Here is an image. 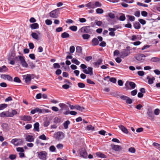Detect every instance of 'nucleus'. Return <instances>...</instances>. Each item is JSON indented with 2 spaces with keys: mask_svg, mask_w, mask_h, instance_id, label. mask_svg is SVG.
Instances as JSON below:
<instances>
[{
  "mask_svg": "<svg viewBox=\"0 0 160 160\" xmlns=\"http://www.w3.org/2000/svg\"><path fill=\"white\" fill-rule=\"evenodd\" d=\"M56 147L58 149H61L63 147V145L62 144L59 143L56 145Z\"/></svg>",
  "mask_w": 160,
  "mask_h": 160,
  "instance_id": "6e6d98bb",
  "label": "nucleus"
},
{
  "mask_svg": "<svg viewBox=\"0 0 160 160\" xmlns=\"http://www.w3.org/2000/svg\"><path fill=\"white\" fill-rule=\"evenodd\" d=\"M72 63L76 64L77 65H79L80 63V62L75 58H72Z\"/></svg>",
  "mask_w": 160,
  "mask_h": 160,
  "instance_id": "f704fd0d",
  "label": "nucleus"
},
{
  "mask_svg": "<svg viewBox=\"0 0 160 160\" xmlns=\"http://www.w3.org/2000/svg\"><path fill=\"white\" fill-rule=\"evenodd\" d=\"M133 27L135 29H139L141 28V25L139 22H135L133 24Z\"/></svg>",
  "mask_w": 160,
  "mask_h": 160,
  "instance_id": "393cba45",
  "label": "nucleus"
},
{
  "mask_svg": "<svg viewBox=\"0 0 160 160\" xmlns=\"http://www.w3.org/2000/svg\"><path fill=\"white\" fill-rule=\"evenodd\" d=\"M139 22L142 25H144L146 23V21L143 19H140L138 20Z\"/></svg>",
  "mask_w": 160,
  "mask_h": 160,
  "instance_id": "864d4df0",
  "label": "nucleus"
},
{
  "mask_svg": "<svg viewBox=\"0 0 160 160\" xmlns=\"http://www.w3.org/2000/svg\"><path fill=\"white\" fill-rule=\"evenodd\" d=\"M78 87L80 88H83L85 87V84L82 82H78Z\"/></svg>",
  "mask_w": 160,
  "mask_h": 160,
  "instance_id": "a19ab883",
  "label": "nucleus"
},
{
  "mask_svg": "<svg viewBox=\"0 0 160 160\" xmlns=\"http://www.w3.org/2000/svg\"><path fill=\"white\" fill-rule=\"evenodd\" d=\"M92 45L93 46H95L98 44L99 42L98 39L96 38H93L92 40Z\"/></svg>",
  "mask_w": 160,
  "mask_h": 160,
  "instance_id": "4be33fe9",
  "label": "nucleus"
},
{
  "mask_svg": "<svg viewBox=\"0 0 160 160\" xmlns=\"http://www.w3.org/2000/svg\"><path fill=\"white\" fill-rule=\"evenodd\" d=\"M127 18H128V20L131 22L134 21L135 19V17L132 16L127 15L126 16Z\"/></svg>",
  "mask_w": 160,
  "mask_h": 160,
  "instance_id": "2f4dec72",
  "label": "nucleus"
},
{
  "mask_svg": "<svg viewBox=\"0 0 160 160\" xmlns=\"http://www.w3.org/2000/svg\"><path fill=\"white\" fill-rule=\"evenodd\" d=\"M119 128L124 133L127 134L128 133V129L125 128L123 126L121 125L119 126Z\"/></svg>",
  "mask_w": 160,
  "mask_h": 160,
  "instance_id": "b1692460",
  "label": "nucleus"
},
{
  "mask_svg": "<svg viewBox=\"0 0 160 160\" xmlns=\"http://www.w3.org/2000/svg\"><path fill=\"white\" fill-rule=\"evenodd\" d=\"M31 36L34 39L38 40V35L35 32H32L31 34Z\"/></svg>",
  "mask_w": 160,
  "mask_h": 160,
  "instance_id": "473e14b6",
  "label": "nucleus"
},
{
  "mask_svg": "<svg viewBox=\"0 0 160 160\" xmlns=\"http://www.w3.org/2000/svg\"><path fill=\"white\" fill-rule=\"evenodd\" d=\"M38 157L42 160H46L47 153L45 151L38 152Z\"/></svg>",
  "mask_w": 160,
  "mask_h": 160,
  "instance_id": "20e7f679",
  "label": "nucleus"
},
{
  "mask_svg": "<svg viewBox=\"0 0 160 160\" xmlns=\"http://www.w3.org/2000/svg\"><path fill=\"white\" fill-rule=\"evenodd\" d=\"M10 112H3L0 114V117H10Z\"/></svg>",
  "mask_w": 160,
  "mask_h": 160,
  "instance_id": "dca6fc26",
  "label": "nucleus"
},
{
  "mask_svg": "<svg viewBox=\"0 0 160 160\" xmlns=\"http://www.w3.org/2000/svg\"><path fill=\"white\" fill-rule=\"evenodd\" d=\"M42 109L38 108H36L34 109L31 110L30 113L32 114H35L36 112H38L39 113H42Z\"/></svg>",
  "mask_w": 160,
  "mask_h": 160,
  "instance_id": "ddd939ff",
  "label": "nucleus"
},
{
  "mask_svg": "<svg viewBox=\"0 0 160 160\" xmlns=\"http://www.w3.org/2000/svg\"><path fill=\"white\" fill-rule=\"evenodd\" d=\"M151 60L153 62H156L159 61V58H158L153 57L151 58Z\"/></svg>",
  "mask_w": 160,
  "mask_h": 160,
  "instance_id": "69168bd1",
  "label": "nucleus"
},
{
  "mask_svg": "<svg viewBox=\"0 0 160 160\" xmlns=\"http://www.w3.org/2000/svg\"><path fill=\"white\" fill-rule=\"evenodd\" d=\"M110 146L112 150L116 152H119L122 149V148L120 146L114 144H111Z\"/></svg>",
  "mask_w": 160,
  "mask_h": 160,
  "instance_id": "0eeeda50",
  "label": "nucleus"
},
{
  "mask_svg": "<svg viewBox=\"0 0 160 160\" xmlns=\"http://www.w3.org/2000/svg\"><path fill=\"white\" fill-rule=\"evenodd\" d=\"M137 4L139 6H143L145 7H148V5L140 2H138Z\"/></svg>",
  "mask_w": 160,
  "mask_h": 160,
  "instance_id": "09e8293b",
  "label": "nucleus"
},
{
  "mask_svg": "<svg viewBox=\"0 0 160 160\" xmlns=\"http://www.w3.org/2000/svg\"><path fill=\"white\" fill-rule=\"evenodd\" d=\"M39 124L38 122H36L34 125V131H35L39 132Z\"/></svg>",
  "mask_w": 160,
  "mask_h": 160,
  "instance_id": "412c9836",
  "label": "nucleus"
},
{
  "mask_svg": "<svg viewBox=\"0 0 160 160\" xmlns=\"http://www.w3.org/2000/svg\"><path fill=\"white\" fill-rule=\"evenodd\" d=\"M82 49L81 47L78 46L76 47V52L79 53H80L82 52Z\"/></svg>",
  "mask_w": 160,
  "mask_h": 160,
  "instance_id": "5fc2aeb1",
  "label": "nucleus"
},
{
  "mask_svg": "<svg viewBox=\"0 0 160 160\" xmlns=\"http://www.w3.org/2000/svg\"><path fill=\"white\" fill-rule=\"evenodd\" d=\"M147 79L148 80V84H151L153 83V81L155 80V78L153 77L151 78L149 76H147Z\"/></svg>",
  "mask_w": 160,
  "mask_h": 160,
  "instance_id": "aec40b11",
  "label": "nucleus"
},
{
  "mask_svg": "<svg viewBox=\"0 0 160 160\" xmlns=\"http://www.w3.org/2000/svg\"><path fill=\"white\" fill-rule=\"evenodd\" d=\"M92 59V57L91 56H89L88 57H86L84 59L87 62L89 61L90 60H91Z\"/></svg>",
  "mask_w": 160,
  "mask_h": 160,
  "instance_id": "e2e57ef3",
  "label": "nucleus"
},
{
  "mask_svg": "<svg viewBox=\"0 0 160 160\" xmlns=\"http://www.w3.org/2000/svg\"><path fill=\"white\" fill-rule=\"evenodd\" d=\"M76 109L81 111H82L84 108L82 107H81L79 105H76Z\"/></svg>",
  "mask_w": 160,
  "mask_h": 160,
  "instance_id": "58836bf2",
  "label": "nucleus"
},
{
  "mask_svg": "<svg viewBox=\"0 0 160 160\" xmlns=\"http://www.w3.org/2000/svg\"><path fill=\"white\" fill-rule=\"evenodd\" d=\"M31 76L30 75H27L25 78V82L26 83L28 84L31 81Z\"/></svg>",
  "mask_w": 160,
  "mask_h": 160,
  "instance_id": "c756f323",
  "label": "nucleus"
},
{
  "mask_svg": "<svg viewBox=\"0 0 160 160\" xmlns=\"http://www.w3.org/2000/svg\"><path fill=\"white\" fill-rule=\"evenodd\" d=\"M7 105L6 104H0V110L5 108L7 107Z\"/></svg>",
  "mask_w": 160,
  "mask_h": 160,
  "instance_id": "a18cd8bd",
  "label": "nucleus"
},
{
  "mask_svg": "<svg viewBox=\"0 0 160 160\" xmlns=\"http://www.w3.org/2000/svg\"><path fill=\"white\" fill-rule=\"evenodd\" d=\"M56 149L55 147L53 145L51 146L49 148V150L52 152H55Z\"/></svg>",
  "mask_w": 160,
  "mask_h": 160,
  "instance_id": "ea45409f",
  "label": "nucleus"
},
{
  "mask_svg": "<svg viewBox=\"0 0 160 160\" xmlns=\"http://www.w3.org/2000/svg\"><path fill=\"white\" fill-rule=\"evenodd\" d=\"M9 114L10 117H12L17 114V112L15 110H12L11 112H10Z\"/></svg>",
  "mask_w": 160,
  "mask_h": 160,
  "instance_id": "7c9ffc66",
  "label": "nucleus"
},
{
  "mask_svg": "<svg viewBox=\"0 0 160 160\" xmlns=\"http://www.w3.org/2000/svg\"><path fill=\"white\" fill-rule=\"evenodd\" d=\"M86 129L88 131H94V127H92L91 125H88L87 126Z\"/></svg>",
  "mask_w": 160,
  "mask_h": 160,
  "instance_id": "72a5a7b5",
  "label": "nucleus"
},
{
  "mask_svg": "<svg viewBox=\"0 0 160 160\" xmlns=\"http://www.w3.org/2000/svg\"><path fill=\"white\" fill-rule=\"evenodd\" d=\"M83 72L84 73L89 74L90 75H92L93 74L92 68L91 67H88L87 69H84Z\"/></svg>",
  "mask_w": 160,
  "mask_h": 160,
  "instance_id": "9b49d317",
  "label": "nucleus"
},
{
  "mask_svg": "<svg viewBox=\"0 0 160 160\" xmlns=\"http://www.w3.org/2000/svg\"><path fill=\"white\" fill-rule=\"evenodd\" d=\"M94 5L95 8L97 7H101L102 6V4L99 2L97 1L94 2Z\"/></svg>",
  "mask_w": 160,
  "mask_h": 160,
  "instance_id": "79ce46f5",
  "label": "nucleus"
},
{
  "mask_svg": "<svg viewBox=\"0 0 160 160\" xmlns=\"http://www.w3.org/2000/svg\"><path fill=\"white\" fill-rule=\"evenodd\" d=\"M60 8H58L54 10L50 13V16L53 18H57L59 16V11Z\"/></svg>",
  "mask_w": 160,
  "mask_h": 160,
  "instance_id": "f03ea898",
  "label": "nucleus"
},
{
  "mask_svg": "<svg viewBox=\"0 0 160 160\" xmlns=\"http://www.w3.org/2000/svg\"><path fill=\"white\" fill-rule=\"evenodd\" d=\"M147 114L148 117V118L152 120L154 119V116L152 111L150 110H148Z\"/></svg>",
  "mask_w": 160,
  "mask_h": 160,
  "instance_id": "4468645a",
  "label": "nucleus"
},
{
  "mask_svg": "<svg viewBox=\"0 0 160 160\" xmlns=\"http://www.w3.org/2000/svg\"><path fill=\"white\" fill-rule=\"evenodd\" d=\"M108 15L109 17L112 19H113L115 17L114 14L112 12L109 13Z\"/></svg>",
  "mask_w": 160,
  "mask_h": 160,
  "instance_id": "052dcab7",
  "label": "nucleus"
},
{
  "mask_svg": "<svg viewBox=\"0 0 160 160\" xmlns=\"http://www.w3.org/2000/svg\"><path fill=\"white\" fill-rule=\"evenodd\" d=\"M39 138L41 139L44 140H45L47 139L46 136L44 134H43L42 135L40 136H39Z\"/></svg>",
  "mask_w": 160,
  "mask_h": 160,
  "instance_id": "603ef678",
  "label": "nucleus"
},
{
  "mask_svg": "<svg viewBox=\"0 0 160 160\" xmlns=\"http://www.w3.org/2000/svg\"><path fill=\"white\" fill-rule=\"evenodd\" d=\"M16 158V155L15 154H11L9 156L10 159L13 160L15 159Z\"/></svg>",
  "mask_w": 160,
  "mask_h": 160,
  "instance_id": "0e129e2a",
  "label": "nucleus"
},
{
  "mask_svg": "<svg viewBox=\"0 0 160 160\" xmlns=\"http://www.w3.org/2000/svg\"><path fill=\"white\" fill-rule=\"evenodd\" d=\"M129 85L132 89L136 87L135 83L132 82H129Z\"/></svg>",
  "mask_w": 160,
  "mask_h": 160,
  "instance_id": "e433bc0d",
  "label": "nucleus"
},
{
  "mask_svg": "<svg viewBox=\"0 0 160 160\" xmlns=\"http://www.w3.org/2000/svg\"><path fill=\"white\" fill-rule=\"evenodd\" d=\"M75 51V47L74 46H71L70 48V52L71 53H72Z\"/></svg>",
  "mask_w": 160,
  "mask_h": 160,
  "instance_id": "338daca9",
  "label": "nucleus"
},
{
  "mask_svg": "<svg viewBox=\"0 0 160 160\" xmlns=\"http://www.w3.org/2000/svg\"><path fill=\"white\" fill-rule=\"evenodd\" d=\"M130 53V51L127 49H124L120 53V56L122 58H124L128 55Z\"/></svg>",
  "mask_w": 160,
  "mask_h": 160,
  "instance_id": "6e6552de",
  "label": "nucleus"
},
{
  "mask_svg": "<svg viewBox=\"0 0 160 160\" xmlns=\"http://www.w3.org/2000/svg\"><path fill=\"white\" fill-rule=\"evenodd\" d=\"M69 29L73 31H76L77 30V27L75 26H72L69 28Z\"/></svg>",
  "mask_w": 160,
  "mask_h": 160,
  "instance_id": "c9c22d12",
  "label": "nucleus"
},
{
  "mask_svg": "<svg viewBox=\"0 0 160 160\" xmlns=\"http://www.w3.org/2000/svg\"><path fill=\"white\" fill-rule=\"evenodd\" d=\"M53 66L54 68H60V65L58 63H54L53 64Z\"/></svg>",
  "mask_w": 160,
  "mask_h": 160,
  "instance_id": "13d9d810",
  "label": "nucleus"
},
{
  "mask_svg": "<svg viewBox=\"0 0 160 160\" xmlns=\"http://www.w3.org/2000/svg\"><path fill=\"white\" fill-rule=\"evenodd\" d=\"M13 81L14 82L18 83H20L21 82V81L20 78L18 77H17L14 78Z\"/></svg>",
  "mask_w": 160,
  "mask_h": 160,
  "instance_id": "49530a36",
  "label": "nucleus"
},
{
  "mask_svg": "<svg viewBox=\"0 0 160 160\" xmlns=\"http://www.w3.org/2000/svg\"><path fill=\"white\" fill-rule=\"evenodd\" d=\"M95 23L96 25L99 26H101L102 24L101 21H99L97 20H95Z\"/></svg>",
  "mask_w": 160,
  "mask_h": 160,
  "instance_id": "3c124183",
  "label": "nucleus"
},
{
  "mask_svg": "<svg viewBox=\"0 0 160 160\" xmlns=\"http://www.w3.org/2000/svg\"><path fill=\"white\" fill-rule=\"evenodd\" d=\"M30 27L32 29H35L39 28V25L37 23H34L30 24Z\"/></svg>",
  "mask_w": 160,
  "mask_h": 160,
  "instance_id": "f3484780",
  "label": "nucleus"
},
{
  "mask_svg": "<svg viewBox=\"0 0 160 160\" xmlns=\"http://www.w3.org/2000/svg\"><path fill=\"white\" fill-rule=\"evenodd\" d=\"M126 19V17L125 15L123 14H122V15H121L119 18V20L120 21H124Z\"/></svg>",
  "mask_w": 160,
  "mask_h": 160,
  "instance_id": "c03bdc74",
  "label": "nucleus"
},
{
  "mask_svg": "<svg viewBox=\"0 0 160 160\" xmlns=\"http://www.w3.org/2000/svg\"><path fill=\"white\" fill-rule=\"evenodd\" d=\"M146 56L142 54H139L138 55L135 56V58L141 62H143L145 61Z\"/></svg>",
  "mask_w": 160,
  "mask_h": 160,
  "instance_id": "423d86ee",
  "label": "nucleus"
},
{
  "mask_svg": "<svg viewBox=\"0 0 160 160\" xmlns=\"http://www.w3.org/2000/svg\"><path fill=\"white\" fill-rule=\"evenodd\" d=\"M20 119L24 121H29L31 120L32 118L29 116L23 115L20 117Z\"/></svg>",
  "mask_w": 160,
  "mask_h": 160,
  "instance_id": "f8f14e48",
  "label": "nucleus"
},
{
  "mask_svg": "<svg viewBox=\"0 0 160 160\" xmlns=\"http://www.w3.org/2000/svg\"><path fill=\"white\" fill-rule=\"evenodd\" d=\"M102 59H99L96 62H94V65L96 67H98L102 63Z\"/></svg>",
  "mask_w": 160,
  "mask_h": 160,
  "instance_id": "bb28decb",
  "label": "nucleus"
},
{
  "mask_svg": "<svg viewBox=\"0 0 160 160\" xmlns=\"http://www.w3.org/2000/svg\"><path fill=\"white\" fill-rule=\"evenodd\" d=\"M80 30L81 32L86 33H91L92 31L89 26L83 27L80 29Z\"/></svg>",
  "mask_w": 160,
  "mask_h": 160,
  "instance_id": "39448f33",
  "label": "nucleus"
},
{
  "mask_svg": "<svg viewBox=\"0 0 160 160\" xmlns=\"http://www.w3.org/2000/svg\"><path fill=\"white\" fill-rule=\"evenodd\" d=\"M26 141L29 142H32L34 141V138L32 136L28 135L26 138Z\"/></svg>",
  "mask_w": 160,
  "mask_h": 160,
  "instance_id": "6ab92c4d",
  "label": "nucleus"
},
{
  "mask_svg": "<svg viewBox=\"0 0 160 160\" xmlns=\"http://www.w3.org/2000/svg\"><path fill=\"white\" fill-rule=\"evenodd\" d=\"M59 105L61 108V109L60 110V111H62L63 109H67L68 108V106L63 103H60L59 104Z\"/></svg>",
  "mask_w": 160,
  "mask_h": 160,
  "instance_id": "a211bd4d",
  "label": "nucleus"
},
{
  "mask_svg": "<svg viewBox=\"0 0 160 160\" xmlns=\"http://www.w3.org/2000/svg\"><path fill=\"white\" fill-rule=\"evenodd\" d=\"M70 121L68 120L65 122L63 123V126L65 129H67L68 128V125L70 124Z\"/></svg>",
  "mask_w": 160,
  "mask_h": 160,
  "instance_id": "cd10ccee",
  "label": "nucleus"
},
{
  "mask_svg": "<svg viewBox=\"0 0 160 160\" xmlns=\"http://www.w3.org/2000/svg\"><path fill=\"white\" fill-rule=\"evenodd\" d=\"M45 22L47 25H50L52 23V21L49 19H46L45 21Z\"/></svg>",
  "mask_w": 160,
  "mask_h": 160,
  "instance_id": "de8ad7c7",
  "label": "nucleus"
},
{
  "mask_svg": "<svg viewBox=\"0 0 160 160\" xmlns=\"http://www.w3.org/2000/svg\"><path fill=\"white\" fill-rule=\"evenodd\" d=\"M109 81L111 82L115 83L116 82V79L114 78H111L109 79Z\"/></svg>",
  "mask_w": 160,
  "mask_h": 160,
  "instance_id": "bf43d9fd",
  "label": "nucleus"
},
{
  "mask_svg": "<svg viewBox=\"0 0 160 160\" xmlns=\"http://www.w3.org/2000/svg\"><path fill=\"white\" fill-rule=\"evenodd\" d=\"M85 6L89 9H93L95 8L94 2H91L86 4L85 5Z\"/></svg>",
  "mask_w": 160,
  "mask_h": 160,
  "instance_id": "2eb2a0df",
  "label": "nucleus"
},
{
  "mask_svg": "<svg viewBox=\"0 0 160 160\" xmlns=\"http://www.w3.org/2000/svg\"><path fill=\"white\" fill-rule=\"evenodd\" d=\"M79 154L81 157L84 158H87L88 155L86 150L84 148H81L79 150Z\"/></svg>",
  "mask_w": 160,
  "mask_h": 160,
  "instance_id": "9d476101",
  "label": "nucleus"
},
{
  "mask_svg": "<svg viewBox=\"0 0 160 160\" xmlns=\"http://www.w3.org/2000/svg\"><path fill=\"white\" fill-rule=\"evenodd\" d=\"M16 150L18 152H23L24 151L23 148L21 147H18L17 148Z\"/></svg>",
  "mask_w": 160,
  "mask_h": 160,
  "instance_id": "8fccbe9b",
  "label": "nucleus"
},
{
  "mask_svg": "<svg viewBox=\"0 0 160 160\" xmlns=\"http://www.w3.org/2000/svg\"><path fill=\"white\" fill-rule=\"evenodd\" d=\"M69 36V34L66 32L62 33L61 35V37L63 38H68Z\"/></svg>",
  "mask_w": 160,
  "mask_h": 160,
  "instance_id": "c85d7f7f",
  "label": "nucleus"
},
{
  "mask_svg": "<svg viewBox=\"0 0 160 160\" xmlns=\"http://www.w3.org/2000/svg\"><path fill=\"white\" fill-rule=\"evenodd\" d=\"M152 145L157 148L160 149V144L156 142H154L153 143Z\"/></svg>",
  "mask_w": 160,
  "mask_h": 160,
  "instance_id": "4d7b16f0",
  "label": "nucleus"
},
{
  "mask_svg": "<svg viewBox=\"0 0 160 160\" xmlns=\"http://www.w3.org/2000/svg\"><path fill=\"white\" fill-rule=\"evenodd\" d=\"M129 151L131 153H135L136 151L135 149L134 148L131 147L129 149Z\"/></svg>",
  "mask_w": 160,
  "mask_h": 160,
  "instance_id": "680f3d73",
  "label": "nucleus"
},
{
  "mask_svg": "<svg viewBox=\"0 0 160 160\" xmlns=\"http://www.w3.org/2000/svg\"><path fill=\"white\" fill-rule=\"evenodd\" d=\"M51 109L53 111L57 112L59 111V109L58 108L55 106L52 107L51 108Z\"/></svg>",
  "mask_w": 160,
  "mask_h": 160,
  "instance_id": "774afa93",
  "label": "nucleus"
},
{
  "mask_svg": "<svg viewBox=\"0 0 160 160\" xmlns=\"http://www.w3.org/2000/svg\"><path fill=\"white\" fill-rule=\"evenodd\" d=\"M96 12L98 14H102L103 12V10L102 8H98L96 10Z\"/></svg>",
  "mask_w": 160,
  "mask_h": 160,
  "instance_id": "37998d69",
  "label": "nucleus"
},
{
  "mask_svg": "<svg viewBox=\"0 0 160 160\" xmlns=\"http://www.w3.org/2000/svg\"><path fill=\"white\" fill-rule=\"evenodd\" d=\"M23 141L21 139L14 138L12 139L11 142L16 146H19L22 144Z\"/></svg>",
  "mask_w": 160,
  "mask_h": 160,
  "instance_id": "7ed1b4c3",
  "label": "nucleus"
},
{
  "mask_svg": "<svg viewBox=\"0 0 160 160\" xmlns=\"http://www.w3.org/2000/svg\"><path fill=\"white\" fill-rule=\"evenodd\" d=\"M8 70V69L6 67L3 65L2 67H0V72H7Z\"/></svg>",
  "mask_w": 160,
  "mask_h": 160,
  "instance_id": "a878e982",
  "label": "nucleus"
},
{
  "mask_svg": "<svg viewBox=\"0 0 160 160\" xmlns=\"http://www.w3.org/2000/svg\"><path fill=\"white\" fill-rule=\"evenodd\" d=\"M96 155L98 157L105 158H107V156L103 154V153H101L100 152H97L96 153Z\"/></svg>",
  "mask_w": 160,
  "mask_h": 160,
  "instance_id": "5701e85b",
  "label": "nucleus"
},
{
  "mask_svg": "<svg viewBox=\"0 0 160 160\" xmlns=\"http://www.w3.org/2000/svg\"><path fill=\"white\" fill-rule=\"evenodd\" d=\"M55 138L58 140H61L64 138V134L62 132H58L55 134Z\"/></svg>",
  "mask_w": 160,
  "mask_h": 160,
  "instance_id": "1a4fd4ad",
  "label": "nucleus"
},
{
  "mask_svg": "<svg viewBox=\"0 0 160 160\" xmlns=\"http://www.w3.org/2000/svg\"><path fill=\"white\" fill-rule=\"evenodd\" d=\"M14 60L17 63L18 61H19L20 64L22 67L25 68H28V64L26 61L25 57L24 56L19 55L16 56L14 58Z\"/></svg>",
  "mask_w": 160,
  "mask_h": 160,
  "instance_id": "f257e3e1",
  "label": "nucleus"
},
{
  "mask_svg": "<svg viewBox=\"0 0 160 160\" xmlns=\"http://www.w3.org/2000/svg\"><path fill=\"white\" fill-rule=\"evenodd\" d=\"M90 36L88 34H83L82 35V37L84 39H88L90 38Z\"/></svg>",
  "mask_w": 160,
  "mask_h": 160,
  "instance_id": "4c0bfd02",
  "label": "nucleus"
}]
</instances>
